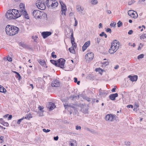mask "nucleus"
Listing matches in <instances>:
<instances>
[{"label": "nucleus", "mask_w": 146, "mask_h": 146, "mask_svg": "<svg viewBox=\"0 0 146 146\" xmlns=\"http://www.w3.org/2000/svg\"><path fill=\"white\" fill-rule=\"evenodd\" d=\"M52 34V33L50 32H43L41 33V35L44 38H45L48 36H49Z\"/></svg>", "instance_id": "ddd939ff"}, {"label": "nucleus", "mask_w": 146, "mask_h": 146, "mask_svg": "<svg viewBox=\"0 0 146 146\" xmlns=\"http://www.w3.org/2000/svg\"><path fill=\"white\" fill-rule=\"evenodd\" d=\"M115 115L112 114H108L106 115L105 117V119L108 121H113L115 119Z\"/></svg>", "instance_id": "39448f33"}, {"label": "nucleus", "mask_w": 146, "mask_h": 146, "mask_svg": "<svg viewBox=\"0 0 146 146\" xmlns=\"http://www.w3.org/2000/svg\"><path fill=\"white\" fill-rule=\"evenodd\" d=\"M69 51L71 53H74L75 52V50L73 47H71L69 48Z\"/></svg>", "instance_id": "c756f323"}, {"label": "nucleus", "mask_w": 146, "mask_h": 146, "mask_svg": "<svg viewBox=\"0 0 146 146\" xmlns=\"http://www.w3.org/2000/svg\"><path fill=\"white\" fill-rule=\"evenodd\" d=\"M37 38H38V37L36 36H32V38L34 39V41L35 42H37L36 39Z\"/></svg>", "instance_id": "a19ab883"}, {"label": "nucleus", "mask_w": 146, "mask_h": 146, "mask_svg": "<svg viewBox=\"0 0 146 146\" xmlns=\"http://www.w3.org/2000/svg\"><path fill=\"white\" fill-rule=\"evenodd\" d=\"M98 3L97 0H93L91 1V3L92 4L95 5L97 4Z\"/></svg>", "instance_id": "72a5a7b5"}, {"label": "nucleus", "mask_w": 146, "mask_h": 146, "mask_svg": "<svg viewBox=\"0 0 146 146\" xmlns=\"http://www.w3.org/2000/svg\"><path fill=\"white\" fill-rule=\"evenodd\" d=\"M38 108L42 112H44V111L42 110L43 109V108L41 106H38Z\"/></svg>", "instance_id": "c03bdc74"}, {"label": "nucleus", "mask_w": 146, "mask_h": 146, "mask_svg": "<svg viewBox=\"0 0 146 146\" xmlns=\"http://www.w3.org/2000/svg\"><path fill=\"white\" fill-rule=\"evenodd\" d=\"M95 71L96 72H99L100 74H101L102 73V70L100 68H97L95 69Z\"/></svg>", "instance_id": "7c9ffc66"}, {"label": "nucleus", "mask_w": 146, "mask_h": 146, "mask_svg": "<svg viewBox=\"0 0 146 146\" xmlns=\"http://www.w3.org/2000/svg\"><path fill=\"white\" fill-rule=\"evenodd\" d=\"M74 82L75 83H76L77 82V78H74Z\"/></svg>", "instance_id": "680f3d73"}, {"label": "nucleus", "mask_w": 146, "mask_h": 146, "mask_svg": "<svg viewBox=\"0 0 146 146\" xmlns=\"http://www.w3.org/2000/svg\"><path fill=\"white\" fill-rule=\"evenodd\" d=\"M106 31L107 32H109L110 33H111V29L110 28H108L106 30Z\"/></svg>", "instance_id": "49530a36"}, {"label": "nucleus", "mask_w": 146, "mask_h": 146, "mask_svg": "<svg viewBox=\"0 0 146 146\" xmlns=\"http://www.w3.org/2000/svg\"><path fill=\"white\" fill-rule=\"evenodd\" d=\"M52 3H53V4H52L51 6H50V7L52 8H54L57 7L58 4V2L56 1L53 0Z\"/></svg>", "instance_id": "412c9836"}, {"label": "nucleus", "mask_w": 146, "mask_h": 146, "mask_svg": "<svg viewBox=\"0 0 146 146\" xmlns=\"http://www.w3.org/2000/svg\"><path fill=\"white\" fill-rule=\"evenodd\" d=\"M76 130H80V129H81V127L80 126H76Z\"/></svg>", "instance_id": "603ef678"}, {"label": "nucleus", "mask_w": 146, "mask_h": 146, "mask_svg": "<svg viewBox=\"0 0 146 146\" xmlns=\"http://www.w3.org/2000/svg\"><path fill=\"white\" fill-rule=\"evenodd\" d=\"M99 92V95L102 97L105 96L108 93V92L107 91L102 90L101 89L100 90Z\"/></svg>", "instance_id": "2eb2a0df"}, {"label": "nucleus", "mask_w": 146, "mask_h": 146, "mask_svg": "<svg viewBox=\"0 0 146 146\" xmlns=\"http://www.w3.org/2000/svg\"><path fill=\"white\" fill-rule=\"evenodd\" d=\"M90 45V40H88L82 46V48L83 51H84Z\"/></svg>", "instance_id": "dca6fc26"}, {"label": "nucleus", "mask_w": 146, "mask_h": 146, "mask_svg": "<svg viewBox=\"0 0 146 146\" xmlns=\"http://www.w3.org/2000/svg\"><path fill=\"white\" fill-rule=\"evenodd\" d=\"M102 27V24L101 23H100L99 24V28H100Z\"/></svg>", "instance_id": "69168bd1"}, {"label": "nucleus", "mask_w": 146, "mask_h": 146, "mask_svg": "<svg viewBox=\"0 0 146 146\" xmlns=\"http://www.w3.org/2000/svg\"><path fill=\"white\" fill-rule=\"evenodd\" d=\"M6 92V90L3 86L0 85V92L2 93H5Z\"/></svg>", "instance_id": "c85d7f7f"}, {"label": "nucleus", "mask_w": 146, "mask_h": 146, "mask_svg": "<svg viewBox=\"0 0 146 146\" xmlns=\"http://www.w3.org/2000/svg\"><path fill=\"white\" fill-rule=\"evenodd\" d=\"M4 125L5 126H7L9 125V124L7 122H5L4 124Z\"/></svg>", "instance_id": "052dcab7"}, {"label": "nucleus", "mask_w": 146, "mask_h": 146, "mask_svg": "<svg viewBox=\"0 0 146 146\" xmlns=\"http://www.w3.org/2000/svg\"><path fill=\"white\" fill-rule=\"evenodd\" d=\"M119 67V66L118 65H117L116 66H115L114 67V68L115 69H117Z\"/></svg>", "instance_id": "bf43d9fd"}, {"label": "nucleus", "mask_w": 146, "mask_h": 146, "mask_svg": "<svg viewBox=\"0 0 146 146\" xmlns=\"http://www.w3.org/2000/svg\"><path fill=\"white\" fill-rule=\"evenodd\" d=\"M94 57V54L92 52L88 53L85 56L86 59L88 61L92 60Z\"/></svg>", "instance_id": "1a4fd4ad"}, {"label": "nucleus", "mask_w": 146, "mask_h": 146, "mask_svg": "<svg viewBox=\"0 0 146 146\" xmlns=\"http://www.w3.org/2000/svg\"><path fill=\"white\" fill-rule=\"evenodd\" d=\"M36 5L37 8L40 10H44L46 8L45 2L43 1L38 0L36 2Z\"/></svg>", "instance_id": "7ed1b4c3"}, {"label": "nucleus", "mask_w": 146, "mask_h": 146, "mask_svg": "<svg viewBox=\"0 0 146 146\" xmlns=\"http://www.w3.org/2000/svg\"><path fill=\"white\" fill-rule=\"evenodd\" d=\"M101 40V39L100 38H97L96 39V43L98 44H99Z\"/></svg>", "instance_id": "ea45409f"}, {"label": "nucleus", "mask_w": 146, "mask_h": 146, "mask_svg": "<svg viewBox=\"0 0 146 146\" xmlns=\"http://www.w3.org/2000/svg\"><path fill=\"white\" fill-rule=\"evenodd\" d=\"M75 105L74 104H72L71 105L70 107L73 108H75Z\"/></svg>", "instance_id": "5fc2aeb1"}, {"label": "nucleus", "mask_w": 146, "mask_h": 146, "mask_svg": "<svg viewBox=\"0 0 146 146\" xmlns=\"http://www.w3.org/2000/svg\"><path fill=\"white\" fill-rule=\"evenodd\" d=\"M20 13H22L24 11H26L25 5L21 3L19 5V9L18 10Z\"/></svg>", "instance_id": "4468645a"}, {"label": "nucleus", "mask_w": 146, "mask_h": 146, "mask_svg": "<svg viewBox=\"0 0 146 146\" xmlns=\"http://www.w3.org/2000/svg\"><path fill=\"white\" fill-rule=\"evenodd\" d=\"M55 53V52L54 51L52 52L51 53V56L54 58H56L57 57L56 55L54 54Z\"/></svg>", "instance_id": "4c0bfd02"}, {"label": "nucleus", "mask_w": 146, "mask_h": 146, "mask_svg": "<svg viewBox=\"0 0 146 146\" xmlns=\"http://www.w3.org/2000/svg\"><path fill=\"white\" fill-rule=\"evenodd\" d=\"M48 108L50 110H53L56 107L54 104L50 102L48 105Z\"/></svg>", "instance_id": "6ab92c4d"}, {"label": "nucleus", "mask_w": 146, "mask_h": 146, "mask_svg": "<svg viewBox=\"0 0 146 146\" xmlns=\"http://www.w3.org/2000/svg\"><path fill=\"white\" fill-rule=\"evenodd\" d=\"M117 25L118 27H119L122 25L123 23L121 21H119L117 23Z\"/></svg>", "instance_id": "e433bc0d"}, {"label": "nucleus", "mask_w": 146, "mask_h": 146, "mask_svg": "<svg viewBox=\"0 0 146 146\" xmlns=\"http://www.w3.org/2000/svg\"><path fill=\"white\" fill-rule=\"evenodd\" d=\"M58 66L61 68H64L65 60L63 59L60 58L58 60Z\"/></svg>", "instance_id": "9d476101"}, {"label": "nucleus", "mask_w": 146, "mask_h": 146, "mask_svg": "<svg viewBox=\"0 0 146 146\" xmlns=\"http://www.w3.org/2000/svg\"><path fill=\"white\" fill-rule=\"evenodd\" d=\"M32 117L31 116V114H29L28 115H27L26 116V117H25V118L27 119H29Z\"/></svg>", "instance_id": "58836bf2"}, {"label": "nucleus", "mask_w": 146, "mask_h": 146, "mask_svg": "<svg viewBox=\"0 0 146 146\" xmlns=\"http://www.w3.org/2000/svg\"><path fill=\"white\" fill-rule=\"evenodd\" d=\"M24 119V117H23L22 118L18 120L17 122V123L19 124H20L21 121Z\"/></svg>", "instance_id": "79ce46f5"}, {"label": "nucleus", "mask_w": 146, "mask_h": 146, "mask_svg": "<svg viewBox=\"0 0 146 146\" xmlns=\"http://www.w3.org/2000/svg\"><path fill=\"white\" fill-rule=\"evenodd\" d=\"M17 75L16 76V78H19V80H20L21 79V76L19 73H17Z\"/></svg>", "instance_id": "37998d69"}, {"label": "nucleus", "mask_w": 146, "mask_h": 146, "mask_svg": "<svg viewBox=\"0 0 146 146\" xmlns=\"http://www.w3.org/2000/svg\"><path fill=\"white\" fill-rule=\"evenodd\" d=\"M13 11L11 10H8L6 13L5 16L6 17L9 19H15L14 17V15L12 13Z\"/></svg>", "instance_id": "423d86ee"}, {"label": "nucleus", "mask_w": 146, "mask_h": 146, "mask_svg": "<svg viewBox=\"0 0 146 146\" xmlns=\"http://www.w3.org/2000/svg\"><path fill=\"white\" fill-rule=\"evenodd\" d=\"M60 3L61 7L62 14V15L63 14L64 15H66V10H67L66 7L62 1H60Z\"/></svg>", "instance_id": "0eeeda50"}, {"label": "nucleus", "mask_w": 146, "mask_h": 146, "mask_svg": "<svg viewBox=\"0 0 146 146\" xmlns=\"http://www.w3.org/2000/svg\"><path fill=\"white\" fill-rule=\"evenodd\" d=\"M42 130L43 132H45V133H47L48 132L50 131V129H42Z\"/></svg>", "instance_id": "a18cd8bd"}, {"label": "nucleus", "mask_w": 146, "mask_h": 146, "mask_svg": "<svg viewBox=\"0 0 146 146\" xmlns=\"http://www.w3.org/2000/svg\"><path fill=\"white\" fill-rule=\"evenodd\" d=\"M104 34H105V33H104V32H102L99 35L100 36H104Z\"/></svg>", "instance_id": "864d4df0"}, {"label": "nucleus", "mask_w": 146, "mask_h": 146, "mask_svg": "<svg viewBox=\"0 0 146 146\" xmlns=\"http://www.w3.org/2000/svg\"><path fill=\"white\" fill-rule=\"evenodd\" d=\"M4 141L1 138H0V143H2Z\"/></svg>", "instance_id": "338daca9"}, {"label": "nucleus", "mask_w": 146, "mask_h": 146, "mask_svg": "<svg viewBox=\"0 0 146 146\" xmlns=\"http://www.w3.org/2000/svg\"><path fill=\"white\" fill-rule=\"evenodd\" d=\"M133 3H134V2H132L131 1H129L128 2V4L129 5H131L132 4H133Z\"/></svg>", "instance_id": "13d9d810"}, {"label": "nucleus", "mask_w": 146, "mask_h": 146, "mask_svg": "<svg viewBox=\"0 0 146 146\" xmlns=\"http://www.w3.org/2000/svg\"><path fill=\"white\" fill-rule=\"evenodd\" d=\"M58 136H57L56 137H54V139L56 141L58 140Z\"/></svg>", "instance_id": "6e6d98bb"}, {"label": "nucleus", "mask_w": 146, "mask_h": 146, "mask_svg": "<svg viewBox=\"0 0 146 146\" xmlns=\"http://www.w3.org/2000/svg\"><path fill=\"white\" fill-rule=\"evenodd\" d=\"M115 88H112L111 90V91L112 92H115Z\"/></svg>", "instance_id": "0e129e2a"}, {"label": "nucleus", "mask_w": 146, "mask_h": 146, "mask_svg": "<svg viewBox=\"0 0 146 146\" xmlns=\"http://www.w3.org/2000/svg\"><path fill=\"white\" fill-rule=\"evenodd\" d=\"M118 94L117 93H116L114 94H112L110 95L109 96V98L110 99L112 100H115V98L117 97Z\"/></svg>", "instance_id": "aec40b11"}, {"label": "nucleus", "mask_w": 146, "mask_h": 146, "mask_svg": "<svg viewBox=\"0 0 146 146\" xmlns=\"http://www.w3.org/2000/svg\"><path fill=\"white\" fill-rule=\"evenodd\" d=\"M12 117V115H10L9 117H8V119H11Z\"/></svg>", "instance_id": "e2e57ef3"}, {"label": "nucleus", "mask_w": 146, "mask_h": 146, "mask_svg": "<svg viewBox=\"0 0 146 146\" xmlns=\"http://www.w3.org/2000/svg\"><path fill=\"white\" fill-rule=\"evenodd\" d=\"M38 62L42 66L45 67L46 65V63L43 60H39Z\"/></svg>", "instance_id": "bb28decb"}, {"label": "nucleus", "mask_w": 146, "mask_h": 146, "mask_svg": "<svg viewBox=\"0 0 146 146\" xmlns=\"http://www.w3.org/2000/svg\"><path fill=\"white\" fill-rule=\"evenodd\" d=\"M7 60L10 62L12 61V58L10 57H8L7 58Z\"/></svg>", "instance_id": "8fccbe9b"}, {"label": "nucleus", "mask_w": 146, "mask_h": 146, "mask_svg": "<svg viewBox=\"0 0 146 146\" xmlns=\"http://www.w3.org/2000/svg\"><path fill=\"white\" fill-rule=\"evenodd\" d=\"M135 13L137 15H135L134 13L133 12V11L132 10H129L128 11V15L131 17L134 18H137L138 16V15L137 13L135 12Z\"/></svg>", "instance_id": "f8f14e48"}, {"label": "nucleus", "mask_w": 146, "mask_h": 146, "mask_svg": "<svg viewBox=\"0 0 146 146\" xmlns=\"http://www.w3.org/2000/svg\"><path fill=\"white\" fill-rule=\"evenodd\" d=\"M53 1V0H46V3L47 7H50L52 4H53V3H52Z\"/></svg>", "instance_id": "4be33fe9"}, {"label": "nucleus", "mask_w": 146, "mask_h": 146, "mask_svg": "<svg viewBox=\"0 0 146 146\" xmlns=\"http://www.w3.org/2000/svg\"><path fill=\"white\" fill-rule=\"evenodd\" d=\"M21 15H23L27 19H29V17L28 14L27 13V12L26 11H24L23 12L21 13Z\"/></svg>", "instance_id": "b1692460"}, {"label": "nucleus", "mask_w": 146, "mask_h": 146, "mask_svg": "<svg viewBox=\"0 0 146 146\" xmlns=\"http://www.w3.org/2000/svg\"><path fill=\"white\" fill-rule=\"evenodd\" d=\"M106 12L109 14H110L111 12V11L110 10H108L106 11Z\"/></svg>", "instance_id": "4d7b16f0"}, {"label": "nucleus", "mask_w": 146, "mask_h": 146, "mask_svg": "<svg viewBox=\"0 0 146 146\" xmlns=\"http://www.w3.org/2000/svg\"><path fill=\"white\" fill-rule=\"evenodd\" d=\"M119 46V42L116 40H114L112 43L111 47L109 49V52L110 54L114 53L118 50Z\"/></svg>", "instance_id": "f03ea898"}, {"label": "nucleus", "mask_w": 146, "mask_h": 146, "mask_svg": "<svg viewBox=\"0 0 146 146\" xmlns=\"http://www.w3.org/2000/svg\"><path fill=\"white\" fill-rule=\"evenodd\" d=\"M71 104H67L66 105H64V106L66 109H69V108L70 107Z\"/></svg>", "instance_id": "473e14b6"}, {"label": "nucleus", "mask_w": 146, "mask_h": 146, "mask_svg": "<svg viewBox=\"0 0 146 146\" xmlns=\"http://www.w3.org/2000/svg\"><path fill=\"white\" fill-rule=\"evenodd\" d=\"M19 30L18 27L13 25H7L5 28L7 34L10 36H13L17 34Z\"/></svg>", "instance_id": "f257e3e1"}, {"label": "nucleus", "mask_w": 146, "mask_h": 146, "mask_svg": "<svg viewBox=\"0 0 146 146\" xmlns=\"http://www.w3.org/2000/svg\"><path fill=\"white\" fill-rule=\"evenodd\" d=\"M128 78H129L130 80L132 82L136 81L138 78L137 76V75L133 76L129 75L128 76Z\"/></svg>", "instance_id": "a211bd4d"}, {"label": "nucleus", "mask_w": 146, "mask_h": 146, "mask_svg": "<svg viewBox=\"0 0 146 146\" xmlns=\"http://www.w3.org/2000/svg\"><path fill=\"white\" fill-rule=\"evenodd\" d=\"M144 55L143 54H141L137 56V59L138 60L140 59H141L144 58Z\"/></svg>", "instance_id": "2f4dec72"}, {"label": "nucleus", "mask_w": 146, "mask_h": 146, "mask_svg": "<svg viewBox=\"0 0 146 146\" xmlns=\"http://www.w3.org/2000/svg\"><path fill=\"white\" fill-rule=\"evenodd\" d=\"M44 14L43 12H42L40 11L37 10H34L33 13V16L36 19H41Z\"/></svg>", "instance_id": "20e7f679"}, {"label": "nucleus", "mask_w": 146, "mask_h": 146, "mask_svg": "<svg viewBox=\"0 0 146 146\" xmlns=\"http://www.w3.org/2000/svg\"><path fill=\"white\" fill-rule=\"evenodd\" d=\"M142 47H141L140 46H139L138 48V50H139L141 49Z\"/></svg>", "instance_id": "774afa93"}, {"label": "nucleus", "mask_w": 146, "mask_h": 146, "mask_svg": "<svg viewBox=\"0 0 146 146\" xmlns=\"http://www.w3.org/2000/svg\"><path fill=\"white\" fill-rule=\"evenodd\" d=\"M140 39L143 41H146V33L141 35L140 36Z\"/></svg>", "instance_id": "5701e85b"}, {"label": "nucleus", "mask_w": 146, "mask_h": 146, "mask_svg": "<svg viewBox=\"0 0 146 146\" xmlns=\"http://www.w3.org/2000/svg\"><path fill=\"white\" fill-rule=\"evenodd\" d=\"M51 62L53 64L55 65L56 66H58V63L56 61L54 60H50Z\"/></svg>", "instance_id": "cd10ccee"}, {"label": "nucleus", "mask_w": 146, "mask_h": 146, "mask_svg": "<svg viewBox=\"0 0 146 146\" xmlns=\"http://www.w3.org/2000/svg\"><path fill=\"white\" fill-rule=\"evenodd\" d=\"M108 64L109 62L108 61L104 62L102 63V66H104L108 65Z\"/></svg>", "instance_id": "f704fd0d"}, {"label": "nucleus", "mask_w": 146, "mask_h": 146, "mask_svg": "<svg viewBox=\"0 0 146 146\" xmlns=\"http://www.w3.org/2000/svg\"><path fill=\"white\" fill-rule=\"evenodd\" d=\"M74 20L75 21V24H74V26H76L77 25V24H78V21L76 20V19L75 18H74Z\"/></svg>", "instance_id": "de8ad7c7"}, {"label": "nucleus", "mask_w": 146, "mask_h": 146, "mask_svg": "<svg viewBox=\"0 0 146 146\" xmlns=\"http://www.w3.org/2000/svg\"><path fill=\"white\" fill-rule=\"evenodd\" d=\"M76 141L74 140H72L70 141V146H76L77 145Z\"/></svg>", "instance_id": "393cba45"}, {"label": "nucleus", "mask_w": 146, "mask_h": 146, "mask_svg": "<svg viewBox=\"0 0 146 146\" xmlns=\"http://www.w3.org/2000/svg\"><path fill=\"white\" fill-rule=\"evenodd\" d=\"M76 8L77 11H82L84 10V8L83 7H82L80 5H77Z\"/></svg>", "instance_id": "a878e982"}, {"label": "nucleus", "mask_w": 146, "mask_h": 146, "mask_svg": "<svg viewBox=\"0 0 146 146\" xmlns=\"http://www.w3.org/2000/svg\"><path fill=\"white\" fill-rule=\"evenodd\" d=\"M133 32V30H131L129 31L128 32V35H131Z\"/></svg>", "instance_id": "09e8293b"}, {"label": "nucleus", "mask_w": 146, "mask_h": 146, "mask_svg": "<svg viewBox=\"0 0 146 146\" xmlns=\"http://www.w3.org/2000/svg\"><path fill=\"white\" fill-rule=\"evenodd\" d=\"M51 85L52 87H58L60 86V82L58 80H55L52 82Z\"/></svg>", "instance_id": "9b49d317"}, {"label": "nucleus", "mask_w": 146, "mask_h": 146, "mask_svg": "<svg viewBox=\"0 0 146 146\" xmlns=\"http://www.w3.org/2000/svg\"><path fill=\"white\" fill-rule=\"evenodd\" d=\"M71 42L73 47L76 48V44L74 42V38L73 37V32L72 31L71 35Z\"/></svg>", "instance_id": "f3484780"}, {"label": "nucleus", "mask_w": 146, "mask_h": 146, "mask_svg": "<svg viewBox=\"0 0 146 146\" xmlns=\"http://www.w3.org/2000/svg\"><path fill=\"white\" fill-rule=\"evenodd\" d=\"M116 25V23L115 22H113L111 23L110 25L111 27H115Z\"/></svg>", "instance_id": "c9c22d12"}, {"label": "nucleus", "mask_w": 146, "mask_h": 146, "mask_svg": "<svg viewBox=\"0 0 146 146\" xmlns=\"http://www.w3.org/2000/svg\"><path fill=\"white\" fill-rule=\"evenodd\" d=\"M12 11H13L12 13L14 15V16L15 19H16L21 16V13L17 10L13 9H12Z\"/></svg>", "instance_id": "6e6552de"}, {"label": "nucleus", "mask_w": 146, "mask_h": 146, "mask_svg": "<svg viewBox=\"0 0 146 146\" xmlns=\"http://www.w3.org/2000/svg\"><path fill=\"white\" fill-rule=\"evenodd\" d=\"M127 107L128 108H132L133 107V106L131 105H128L127 106Z\"/></svg>", "instance_id": "3c124183"}]
</instances>
